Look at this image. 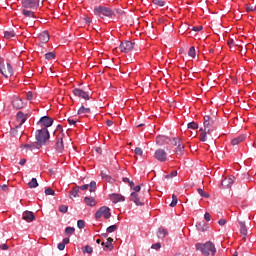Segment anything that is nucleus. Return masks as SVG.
Returning a JSON list of instances; mask_svg holds the SVG:
<instances>
[{"mask_svg":"<svg viewBox=\"0 0 256 256\" xmlns=\"http://www.w3.org/2000/svg\"><path fill=\"white\" fill-rule=\"evenodd\" d=\"M105 251H113V238H107V242L105 245Z\"/></svg>","mask_w":256,"mask_h":256,"instance_id":"obj_29","label":"nucleus"},{"mask_svg":"<svg viewBox=\"0 0 256 256\" xmlns=\"http://www.w3.org/2000/svg\"><path fill=\"white\" fill-rule=\"evenodd\" d=\"M55 149L57 153H63L65 151V145L63 144V137L57 139L55 143Z\"/></svg>","mask_w":256,"mask_h":256,"instance_id":"obj_18","label":"nucleus"},{"mask_svg":"<svg viewBox=\"0 0 256 256\" xmlns=\"http://www.w3.org/2000/svg\"><path fill=\"white\" fill-rule=\"evenodd\" d=\"M130 201H133V203H135V205H137V206L145 205V199L143 197H141V194H139V193H131Z\"/></svg>","mask_w":256,"mask_h":256,"instance_id":"obj_10","label":"nucleus"},{"mask_svg":"<svg viewBox=\"0 0 256 256\" xmlns=\"http://www.w3.org/2000/svg\"><path fill=\"white\" fill-rule=\"evenodd\" d=\"M177 203H178L177 195L173 194L172 202L170 203V207H177Z\"/></svg>","mask_w":256,"mask_h":256,"instance_id":"obj_38","label":"nucleus"},{"mask_svg":"<svg viewBox=\"0 0 256 256\" xmlns=\"http://www.w3.org/2000/svg\"><path fill=\"white\" fill-rule=\"evenodd\" d=\"M49 137V130H47V128H42L36 131V140L40 145H45L47 140H49Z\"/></svg>","mask_w":256,"mask_h":256,"instance_id":"obj_5","label":"nucleus"},{"mask_svg":"<svg viewBox=\"0 0 256 256\" xmlns=\"http://www.w3.org/2000/svg\"><path fill=\"white\" fill-rule=\"evenodd\" d=\"M26 163H27V160L23 158L20 160L19 165H25Z\"/></svg>","mask_w":256,"mask_h":256,"instance_id":"obj_62","label":"nucleus"},{"mask_svg":"<svg viewBox=\"0 0 256 256\" xmlns=\"http://www.w3.org/2000/svg\"><path fill=\"white\" fill-rule=\"evenodd\" d=\"M84 21H85V23H91V18L86 17V18H84Z\"/></svg>","mask_w":256,"mask_h":256,"instance_id":"obj_64","label":"nucleus"},{"mask_svg":"<svg viewBox=\"0 0 256 256\" xmlns=\"http://www.w3.org/2000/svg\"><path fill=\"white\" fill-rule=\"evenodd\" d=\"M110 201H112V203H120V201H125V196L113 193L110 194Z\"/></svg>","mask_w":256,"mask_h":256,"instance_id":"obj_20","label":"nucleus"},{"mask_svg":"<svg viewBox=\"0 0 256 256\" xmlns=\"http://www.w3.org/2000/svg\"><path fill=\"white\" fill-rule=\"evenodd\" d=\"M192 31H196V32L203 31V26H194L192 28Z\"/></svg>","mask_w":256,"mask_h":256,"instance_id":"obj_56","label":"nucleus"},{"mask_svg":"<svg viewBox=\"0 0 256 256\" xmlns=\"http://www.w3.org/2000/svg\"><path fill=\"white\" fill-rule=\"evenodd\" d=\"M77 227H78V229H84L85 228V221L78 220L77 221Z\"/></svg>","mask_w":256,"mask_h":256,"instance_id":"obj_49","label":"nucleus"},{"mask_svg":"<svg viewBox=\"0 0 256 256\" xmlns=\"http://www.w3.org/2000/svg\"><path fill=\"white\" fill-rule=\"evenodd\" d=\"M45 57L48 61H51V59H55V53L50 52V53H46Z\"/></svg>","mask_w":256,"mask_h":256,"instance_id":"obj_46","label":"nucleus"},{"mask_svg":"<svg viewBox=\"0 0 256 256\" xmlns=\"http://www.w3.org/2000/svg\"><path fill=\"white\" fill-rule=\"evenodd\" d=\"M197 191H198V193H199V195H200L201 197H204L205 199H209V197H210L209 193L204 192V190L201 189V188H198Z\"/></svg>","mask_w":256,"mask_h":256,"instance_id":"obj_36","label":"nucleus"},{"mask_svg":"<svg viewBox=\"0 0 256 256\" xmlns=\"http://www.w3.org/2000/svg\"><path fill=\"white\" fill-rule=\"evenodd\" d=\"M154 157L157 161H160V163H165V161H167V152L163 149H158L155 151Z\"/></svg>","mask_w":256,"mask_h":256,"instance_id":"obj_12","label":"nucleus"},{"mask_svg":"<svg viewBox=\"0 0 256 256\" xmlns=\"http://www.w3.org/2000/svg\"><path fill=\"white\" fill-rule=\"evenodd\" d=\"M117 224L111 225L106 229V233H115V230L117 229Z\"/></svg>","mask_w":256,"mask_h":256,"instance_id":"obj_39","label":"nucleus"},{"mask_svg":"<svg viewBox=\"0 0 256 256\" xmlns=\"http://www.w3.org/2000/svg\"><path fill=\"white\" fill-rule=\"evenodd\" d=\"M26 98L28 101H33V92H31V91L27 92Z\"/></svg>","mask_w":256,"mask_h":256,"instance_id":"obj_54","label":"nucleus"},{"mask_svg":"<svg viewBox=\"0 0 256 256\" xmlns=\"http://www.w3.org/2000/svg\"><path fill=\"white\" fill-rule=\"evenodd\" d=\"M75 97H79V99H84L85 101H89L91 97L89 96V92H85V90H81L79 88H75L73 90Z\"/></svg>","mask_w":256,"mask_h":256,"instance_id":"obj_11","label":"nucleus"},{"mask_svg":"<svg viewBox=\"0 0 256 256\" xmlns=\"http://www.w3.org/2000/svg\"><path fill=\"white\" fill-rule=\"evenodd\" d=\"M15 37V30L9 28L8 30L4 31V38L5 39H13Z\"/></svg>","mask_w":256,"mask_h":256,"instance_id":"obj_27","label":"nucleus"},{"mask_svg":"<svg viewBox=\"0 0 256 256\" xmlns=\"http://www.w3.org/2000/svg\"><path fill=\"white\" fill-rule=\"evenodd\" d=\"M106 125H108V127H111L113 125V121L107 120L106 121Z\"/></svg>","mask_w":256,"mask_h":256,"instance_id":"obj_63","label":"nucleus"},{"mask_svg":"<svg viewBox=\"0 0 256 256\" xmlns=\"http://www.w3.org/2000/svg\"><path fill=\"white\" fill-rule=\"evenodd\" d=\"M68 123H69L70 125H76L77 121H76V120H73V119H71V118H69V119H68Z\"/></svg>","mask_w":256,"mask_h":256,"instance_id":"obj_61","label":"nucleus"},{"mask_svg":"<svg viewBox=\"0 0 256 256\" xmlns=\"http://www.w3.org/2000/svg\"><path fill=\"white\" fill-rule=\"evenodd\" d=\"M84 203H86L89 207H95V205H97V201L93 197H85Z\"/></svg>","mask_w":256,"mask_h":256,"instance_id":"obj_25","label":"nucleus"},{"mask_svg":"<svg viewBox=\"0 0 256 256\" xmlns=\"http://www.w3.org/2000/svg\"><path fill=\"white\" fill-rule=\"evenodd\" d=\"M28 187L30 189H35L39 187V182H37V178H32L31 181L28 183Z\"/></svg>","mask_w":256,"mask_h":256,"instance_id":"obj_33","label":"nucleus"},{"mask_svg":"<svg viewBox=\"0 0 256 256\" xmlns=\"http://www.w3.org/2000/svg\"><path fill=\"white\" fill-rule=\"evenodd\" d=\"M81 191H87L89 189L90 193H95L97 191V182L91 181L90 184H85L79 187Z\"/></svg>","mask_w":256,"mask_h":256,"instance_id":"obj_15","label":"nucleus"},{"mask_svg":"<svg viewBox=\"0 0 256 256\" xmlns=\"http://www.w3.org/2000/svg\"><path fill=\"white\" fill-rule=\"evenodd\" d=\"M156 143L158 145H165V143H169V137H167V136H158L156 138Z\"/></svg>","mask_w":256,"mask_h":256,"instance_id":"obj_26","label":"nucleus"},{"mask_svg":"<svg viewBox=\"0 0 256 256\" xmlns=\"http://www.w3.org/2000/svg\"><path fill=\"white\" fill-rule=\"evenodd\" d=\"M22 14L24 15L22 19L23 23H25L26 25H29L30 27H33L36 19L35 12L31 10L23 9Z\"/></svg>","mask_w":256,"mask_h":256,"instance_id":"obj_4","label":"nucleus"},{"mask_svg":"<svg viewBox=\"0 0 256 256\" xmlns=\"http://www.w3.org/2000/svg\"><path fill=\"white\" fill-rule=\"evenodd\" d=\"M73 233H75V228H73V227H66V229H65V234L66 235H73Z\"/></svg>","mask_w":256,"mask_h":256,"instance_id":"obj_41","label":"nucleus"},{"mask_svg":"<svg viewBox=\"0 0 256 256\" xmlns=\"http://www.w3.org/2000/svg\"><path fill=\"white\" fill-rule=\"evenodd\" d=\"M134 153H135V155H139L140 157H142L143 156V149L137 147V148H135Z\"/></svg>","mask_w":256,"mask_h":256,"instance_id":"obj_51","label":"nucleus"},{"mask_svg":"<svg viewBox=\"0 0 256 256\" xmlns=\"http://www.w3.org/2000/svg\"><path fill=\"white\" fill-rule=\"evenodd\" d=\"M204 219H205V221H211V214H209V212H206L204 214Z\"/></svg>","mask_w":256,"mask_h":256,"instance_id":"obj_57","label":"nucleus"},{"mask_svg":"<svg viewBox=\"0 0 256 256\" xmlns=\"http://www.w3.org/2000/svg\"><path fill=\"white\" fill-rule=\"evenodd\" d=\"M83 253H88L89 255H91V253H93V247L86 245L83 249H82Z\"/></svg>","mask_w":256,"mask_h":256,"instance_id":"obj_37","label":"nucleus"},{"mask_svg":"<svg viewBox=\"0 0 256 256\" xmlns=\"http://www.w3.org/2000/svg\"><path fill=\"white\" fill-rule=\"evenodd\" d=\"M196 251H199L204 256L212 255L214 256L217 253V248H215V244L213 242L208 241L204 244L197 243L196 244Z\"/></svg>","mask_w":256,"mask_h":256,"instance_id":"obj_2","label":"nucleus"},{"mask_svg":"<svg viewBox=\"0 0 256 256\" xmlns=\"http://www.w3.org/2000/svg\"><path fill=\"white\" fill-rule=\"evenodd\" d=\"M151 249L159 250L161 249V243L157 242L151 246Z\"/></svg>","mask_w":256,"mask_h":256,"instance_id":"obj_55","label":"nucleus"},{"mask_svg":"<svg viewBox=\"0 0 256 256\" xmlns=\"http://www.w3.org/2000/svg\"><path fill=\"white\" fill-rule=\"evenodd\" d=\"M154 5H158L159 7H164L165 2L163 0H153Z\"/></svg>","mask_w":256,"mask_h":256,"instance_id":"obj_47","label":"nucleus"},{"mask_svg":"<svg viewBox=\"0 0 256 256\" xmlns=\"http://www.w3.org/2000/svg\"><path fill=\"white\" fill-rule=\"evenodd\" d=\"M39 123H42L44 125V129H47V127H51V125H53V119L49 116H43Z\"/></svg>","mask_w":256,"mask_h":256,"instance_id":"obj_17","label":"nucleus"},{"mask_svg":"<svg viewBox=\"0 0 256 256\" xmlns=\"http://www.w3.org/2000/svg\"><path fill=\"white\" fill-rule=\"evenodd\" d=\"M196 228L202 233H205V231H207V224L205 222H199L196 224Z\"/></svg>","mask_w":256,"mask_h":256,"instance_id":"obj_32","label":"nucleus"},{"mask_svg":"<svg viewBox=\"0 0 256 256\" xmlns=\"http://www.w3.org/2000/svg\"><path fill=\"white\" fill-rule=\"evenodd\" d=\"M2 191H7L9 189V187L6 184H3L0 186Z\"/></svg>","mask_w":256,"mask_h":256,"instance_id":"obj_60","label":"nucleus"},{"mask_svg":"<svg viewBox=\"0 0 256 256\" xmlns=\"http://www.w3.org/2000/svg\"><path fill=\"white\" fill-rule=\"evenodd\" d=\"M94 15H96L97 17H101V19H103V17H113V15H115V12L113 11V9L109 7L96 6L94 8Z\"/></svg>","mask_w":256,"mask_h":256,"instance_id":"obj_3","label":"nucleus"},{"mask_svg":"<svg viewBox=\"0 0 256 256\" xmlns=\"http://www.w3.org/2000/svg\"><path fill=\"white\" fill-rule=\"evenodd\" d=\"M218 225H221V226L227 225V220H226V219H220V220L218 221Z\"/></svg>","mask_w":256,"mask_h":256,"instance_id":"obj_58","label":"nucleus"},{"mask_svg":"<svg viewBox=\"0 0 256 256\" xmlns=\"http://www.w3.org/2000/svg\"><path fill=\"white\" fill-rule=\"evenodd\" d=\"M134 47H135V43L129 40H126L120 43L119 49L121 53H130V51H133Z\"/></svg>","mask_w":256,"mask_h":256,"instance_id":"obj_8","label":"nucleus"},{"mask_svg":"<svg viewBox=\"0 0 256 256\" xmlns=\"http://www.w3.org/2000/svg\"><path fill=\"white\" fill-rule=\"evenodd\" d=\"M188 55L189 57H192V59H195V47H190L189 51H188Z\"/></svg>","mask_w":256,"mask_h":256,"instance_id":"obj_42","label":"nucleus"},{"mask_svg":"<svg viewBox=\"0 0 256 256\" xmlns=\"http://www.w3.org/2000/svg\"><path fill=\"white\" fill-rule=\"evenodd\" d=\"M245 139H247V135L242 134V135L232 139L231 145H233V146L239 145V143H243V141H245Z\"/></svg>","mask_w":256,"mask_h":256,"instance_id":"obj_24","label":"nucleus"},{"mask_svg":"<svg viewBox=\"0 0 256 256\" xmlns=\"http://www.w3.org/2000/svg\"><path fill=\"white\" fill-rule=\"evenodd\" d=\"M95 217H96V219H101V217H104V219H110L111 218V209L107 206H102L95 213Z\"/></svg>","mask_w":256,"mask_h":256,"instance_id":"obj_6","label":"nucleus"},{"mask_svg":"<svg viewBox=\"0 0 256 256\" xmlns=\"http://www.w3.org/2000/svg\"><path fill=\"white\" fill-rule=\"evenodd\" d=\"M188 129H199V124L195 122L188 123Z\"/></svg>","mask_w":256,"mask_h":256,"instance_id":"obj_43","label":"nucleus"},{"mask_svg":"<svg viewBox=\"0 0 256 256\" xmlns=\"http://www.w3.org/2000/svg\"><path fill=\"white\" fill-rule=\"evenodd\" d=\"M22 219H24V221H27L28 223H31L35 221V215L31 211H25L22 214Z\"/></svg>","mask_w":256,"mask_h":256,"instance_id":"obj_19","label":"nucleus"},{"mask_svg":"<svg viewBox=\"0 0 256 256\" xmlns=\"http://www.w3.org/2000/svg\"><path fill=\"white\" fill-rule=\"evenodd\" d=\"M169 235V232H167V229L160 228L157 232L158 239H165Z\"/></svg>","mask_w":256,"mask_h":256,"instance_id":"obj_28","label":"nucleus"},{"mask_svg":"<svg viewBox=\"0 0 256 256\" xmlns=\"http://www.w3.org/2000/svg\"><path fill=\"white\" fill-rule=\"evenodd\" d=\"M27 117H29V114H25L21 111H19L16 114V121L19 123L17 125L18 129H21V127H23V123H25L27 121Z\"/></svg>","mask_w":256,"mask_h":256,"instance_id":"obj_13","label":"nucleus"},{"mask_svg":"<svg viewBox=\"0 0 256 256\" xmlns=\"http://www.w3.org/2000/svg\"><path fill=\"white\" fill-rule=\"evenodd\" d=\"M233 183H235V176H229L228 178L222 180L221 185L226 189H229L232 187Z\"/></svg>","mask_w":256,"mask_h":256,"instance_id":"obj_16","label":"nucleus"},{"mask_svg":"<svg viewBox=\"0 0 256 256\" xmlns=\"http://www.w3.org/2000/svg\"><path fill=\"white\" fill-rule=\"evenodd\" d=\"M0 249H2V251H7V249H9V245L7 244L0 245Z\"/></svg>","mask_w":256,"mask_h":256,"instance_id":"obj_59","label":"nucleus"},{"mask_svg":"<svg viewBox=\"0 0 256 256\" xmlns=\"http://www.w3.org/2000/svg\"><path fill=\"white\" fill-rule=\"evenodd\" d=\"M240 225V233L242 235H247V226H245V222H239Z\"/></svg>","mask_w":256,"mask_h":256,"instance_id":"obj_35","label":"nucleus"},{"mask_svg":"<svg viewBox=\"0 0 256 256\" xmlns=\"http://www.w3.org/2000/svg\"><path fill=\"white\" fill-rule=\"evenodd\" d=\"M101 177L102 179H105L106 181H111V176H109V174H107V172H101Z\"/></svg>","mask_w":256,"mask_h":256,"instance_id":"obj_45","label":"nucleus"},{"mask_svg":"<svg viewBox=\"0 0 256 256\" xmlns=\"http://www.w3.org/2000/svg\"><path fill=\"white\" fill-rule=\"evenodd\" d=\"M133 191L132 193H138L140 194L141 193V186L137 185V186H134L133 188Z\"/></svg>","mask_w":256,"mask_h":256,"instance_id":"obj_53","label":"nucleus"},{"mask_svg":"<svg viewBox=\"0 0 256 256\" xmlns=\"http://www.w3.org/2000/svg\"><path fill=\"white\" fill-rule=\"evenodd\" d=\"M0 73L7 78L13 76V67L10 63H6L0 66Z\"/></svg>","mask_w":256,"mask_h":256,"instance_id":"obj_9","label":"nucleus"},{"mask_svg":"<svg viewBox=\"0 0 256 256\" xmlns=\"http://www.w3.org/2000/svg\"><path fill=\"white\" fill-rule=\"evenodd\" d=\"M21 149H24L26 153H29V151H34V149H41V145L38 142H31L22 145Z\"/></svg>","mask_w":256,"mask_h":256,"instance_id":"obj_14","label":"nucleus"},{"mask_svg":"<svg viewBox=\"0 0 256 256\" xmlns=\"http://www.w3.org/2000/svg\"><path fill=\"white\" fill-rule=\"evenodd\" d=\"M38 41H40V43H48L49 42V32L44 31V32L40 33L38 35Z\"/></svg>","mask_w":256,"mask_h":256,"instance_id":"obj_22","label":"nucleus"},{"mask_svg":"<svg viewBox=\"0 0 256 256\" xmlns=\"http://www.w3.org/2000/svg\"><path fill=\"white\" fill-rule=\"evenodd\" d=\"M21 3L24 9H33L34 11L39 9V0H21Z\"/></svg>","mask_w":256,"mask_h":256,"instance_id":"obj_7","label":"nucleus"},{"mask_svg":"<svg viewBox=\"0 0 256 256\" xmlns=\"http://www.w3.org/2000/svg\"><path fill=\"white\" fill-rule=\"evenodd\" d=\"M78 194H79V186H76L71 190L70 195H72V197H77Z\"/></svg>","mask_w":256,"mask_h":256,"instance_id":"obj_40","label":"nucleus"},{"mask_svg":"<svg viewBox=\"0 0 256 256\" xmlns=\"http://www.w3.org/2000/svg\"><path fill=\"white\" fill-rule=\"evenodd\" d=\"M65 245H69V238H64L63 241L58 244L59 251H65Z\"/></svg>","mask_w":256,"mask_h":256,"instance_id":"obj_31","label":"nucleus"},{"mask_svg":"<svg viewBox=\"0 0 256 256\" xmlns=\"http://www.w3.org/2000/svg\"><path fill=\"white\" fill-rule=\"evenodd\" d=\"M12 105L14 109H23V107H25V103H23V100L17 97L13 98Z\"/></svg>","mask_w":256,"mask_h":256,"instance_id":"obj_21","label":"nucleus"},{"mask_svg":"<svg viewBox=\"0 0 256 256\" xmlns=\"http://www.w3.org/2000/svg\"><path fill=\"white\" fill-rule=\"evenodd\" d=\"M89 113H91V108H85V106H81L78 109V115H88Z\"/></svg>","mask_w":256,"mask_h":256,"instance_id":"obj_30","label":"nucleus"},{"mask_svg":"<svg viewBox=\"0 0 256 256\" xmlns=\"http://www.w3.org/2000/svg\"><path fill=\"white\" fill-rule=\"evenodd\" d=\"M173 177H177L176 170H173L169 175H165V179H173Z\"/></svg>","mask_w":256,"mask_h":256,"instance_id":"obj_44","label":"nucleus"},{"mask_svg":"<svg viewBox=\"0 0 256 256\" xmlns=\"http://www.w3.org/2000/svg\"><path fill=\"white\" fill-rule=\"evenodd\" d=\"M172 145H174L175 147H179V145H181V139L173 138Z\"/></svg>","mask_w":256,"mask_h":256,"instance_id":"obj_50","label":"nucleus"},{"mask_svg":"<svg viewBox=\"0 0 256 256\" xmlns=\"http://www.w3.org/2000/svg\"><path fill=\"white\" fill-rule=\"evenodd\" d=\"M12 137H21L23 135V128H18L17 125L15 128H12L10 131Z\"/></svg>","mask_w":256,"mask_h":256,"instance_id":"obj_23","label":"nucleus"},{"mask_svg":"<svg viewBox=\"0 0 256 256\" xmlns=\"http://www.w3.org/2000/svg\"><path fill=\"white\" fill-rule=\"evenodd\" d=\"M175 153L178 154L181 157V155H183V153H185V146L181 145V144H178V146L175 150Z\"/></svg>","mask_w":256,"mask_h":256,"instance_id":"obj_34","label":"nucleus"},{"mask_svg":"<svg viewBox=\"0 0 256 256\" xmlns=\"http://www.w3.org/2000/svg\"><path fill=\"white\" fill-rule=\"evenodd\" d=\"M68 209H69V207H67V205L59 206L60 213H67Z\"/></svg>","mask_w":256,"mask_h":256,"instance_id":"obj_48","label":"nucleus"},{"mask_svg":"<svg viewBox=\"0 0 256 256\" xmlns=\"http://www.w3.org/2000/svg\"><path fill=\"white\" fill-rule=\"evenodd\" d=\"M45 195H55V190H53L51 188H46Z\"/></svg>","mask_w":256,"mask_h":256,"instance_id":"obj_52","label":"nucleus"},{"mask_svg":"<svg viewBox=\"0 0 256 256\" xmlns=\"http://www.w3.org/2000/svg\"><path fill=\"white\" fill-rule=\"evenodd\" d=\"M217 121V117L213 115H206L204 116V129L200 128V141L205 142L207 141V135H211L213 131H215V123Z\"/></svg>","mask_w":256,"mask_h":256,"instance_id":"obj_1","label":"nucleus"}]
</instances>
